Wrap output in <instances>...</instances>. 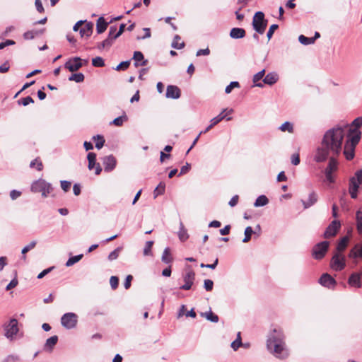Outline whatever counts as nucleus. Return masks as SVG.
Instances as JSON below:
<instances>
[{
    "instance_id": "obj_43",
    "label": "nucleus",
    "mask_w": 362,
    "mask_h": 362,
    "mask_svg": "<svg viewBox=\"0 0 362 362\" xmlns=\"http://www.w3.org/2000/svg\"><path fill=\"white\" fill-rule=\"evenodd\" d=\"M30 167L31 168H36L38 171H41L43 169L42 163L39 158L33 160L30 163Z\"/></svg>"
},
{
    "instance_id": "obj_17",
    "label": "nucleus",
    "mask_w": 362,
    "mask_h": 362,
    "mask_svg": "<svg viewBox=\"0 0 362 362\" xmlns=\"http://www.w3.org/2000/svg\"><path fill=\"white\" fill-rule=\"evenodd\" d=\"M180 89L174 85H169L166 88L165 96L168 98L178 99L180 97Z\"/></svg>"
},
{
    "instance_id": "obj_52",
    "label": "nucleus",
    "mask_w": 362,
    "mask_h": 362,
    "mask_svg": "<svg viewBox=\"0 0 362 362\" xmlns=\"http://www.w3.org/2000/svg\"><path fill=\"white\" fill-rule=\"evenodd\" d=\"M121 250L122 248L119 247L114 250L112 252H111L108 255V259L110 261L116 259L118 257Z\"/></svg>"
},
{
    "instance_id": "obj_64",
    "label": "nucleus",
    "mask_w": 362,
    "mask_h": 362,
    "mask_svg": "<svg viewBox=\"0 0 362 362\" xmlns=\"http://www.w3.org/2000/svg\"><path fill=\"white\" fill-rule=\"evenodd\" d=\"M354 177H356V181L358 182V184L361 185V183H362V170H357Z\"/></svg>"
},
{
    "instance_id": "obj_46",
    "label": "nucleus",
    "mask_w": 362,
    "mask_h": 362,
    "mask_svg": "<svg viewBox=\"0 0 362 362\" xmlns=\"http://www.w3.org/2000/svg\"><path fill=\"white\" fill-rule=\"evenodd\" d=\"M298 40L302 45H311L315 42L314 39H313V37H308L303 35H300L298 37Z\"/></svg>"
},
{
    "instance_id": "obj_33",
    "label": "nucleus",
    "mask_w": 362,
    "mask_h": 362,
    "mask_svg": "<svg viewBox=\"0 0 362 362\" xmlns=\"http://www.w3.org/2000/svg\"><path fill=\"white\" fill-rule=\"evenodd\" d=\"M356 229L360 235H362V211L358 210L356 214Z\"/></svg>"
},
{
    "instance_id": "obj_36",
    "label": "nucleus",
    "mask_w": 362,
    "mask_h": 362,
    "mask_svg": "<svg viewBox=\"0 0 362 362\" xmlns=\"http://www.w3.org/2000/svg\"><path fill=\"white\" fill-rule=\"evenodd\" d=\"M180 40H181V37L180 35H175L173 42H172V45H171L172 47L177 49H182L185 47V42H182L180 43L179 42L180 41Z\"/></svg>"
},
{
    "instance_id": "obj_21",
    "label": "nucleus",
    "mask_w": 362,
    "mask_h": 362,
    "mask_svg": "<svg viewBox=\"0 0 362 362\" xmlns=\"http://www.w3.org/2000/svg\"><path fill=\"white\" fill-rule=\"evenodd\" d=\"M93 28V24L92 23H87L80 28L79 33L82 37H88L92 35Z\"/></svg>"
},
{
    "instance_id": "obj_59",
    "label": "nucleus",
    "mask_w": 362,
    "mask_h": 362,
    "mask_svg": "<svg viewBox=\"0 0 362 362\" xmlns=\"http://www.w3.org/2000/svg\"><path fill=\"white\" fill-rule=\"evenodd\" d=\"M279 28V25L277 24H273L270 27H269V29L267 33V37L268 38V40H269L273 34H274V32Z\"/></svg>"
},
{
    "instance_id": "obj_40",
    "label": "nucleus",
    "mask_w": 362,
    "mask_h": 362,
    "mask_svg": "<svg viewBox=\"0 0 362 362\" xmlns=\"http://www.w3.org/2000/svg\"><path fill=\"white\" fill-rule=\"evenodd\" d=\"M128 119L127 116L125 113H124L122 116H119L115 119H113L110 124H112L117 127H121L124 122L127 121Z\"/></svg>"
},
{
    "instance_id": "obj_54",
    "label": "nucleus",
    "mask_w": 362,
    "mask_h": 362,
    "mask_svg": "<svg viewBox=\"0 0 362 362\" xmlns=\"http://www.w3.org/2000/svg\"><path fill=\"white\" fill-rule=\"evenodd\" d=\"M34 100L30 96H27L25 98H21L18 100V103L23 105V106H27L30 103H33Z\"/></svg>"
},
{
    "instance_id": "obj_9",
    "label": "nucleus",
    "mask_w": 362,
    "mask_h": 362,
    "mask_svg": "<svg viewBox=\"0 0 362 362\" xmlns=\"http://www.w3.org/2000/svg\"><path fill=\"white\" fill-rule=\"evenodd\" d=\"M347 283L351 287L356 288H361L362 271L351 273L348 279Z\"/></svg>"
},
{
    "instance_id": "obj_23",
    "label": "nucleus",
    "mask_w": 362,
    "mask_h": 362,
    "mask_svg": "<svg viewBox=\"0 0 362 362\" xmlns=\"http://www.w3.org/2000/svg\"><path fill=\"white\" fill-rule=\"evenodd\" d=\"M45 32V28L40 30H28L23 33V38L26 40H33L37 36L42 35Z\"/></svg>"
},
{
    "instance_id": "obj_62",
    "label": "nucleus",
    "mask_w": 362,
    "mask_h": 362,
    "mask_svg": "<svg viewBox=\"0 0 362 362\" xmlns=\"http://www.w3.org/2000/svg\"><path fill=\"white\" fill-rule=\"evenodd\" d=\"M117 28L116 25H112L110 27L109 29V33H108V37H110L113 40H115L116 38L114 37V35L117 33Z\"/></svg>"
},
{
    "instance_id": "obj_56",
    "label": "nucleus",
    "mask_w": 362,
    "mask_h": 362,
    "mask_svg": "<svg viewBox=\"0 0 362 362\" xmlns=\"http://www.w3.org/2000/svg\"><path fill=\"white\" fill-rule=\"evenodd\" d=\"M243 345V343H242V340H241V338H237L235 340H234L232 343H231V348L234 350V351H236L238 350V349L241 346Z\"/></svg>"
},
{
    "instance_id": "obj_48",
    "label": "nucleus",
    "mask_w": 362,
    "mask_h": 362,
    "mask_svg": "<svg viewBox=\"0 0 362 362\" xmlns=\"http://www.w3.org/2000/svg\"><path fill=\"white\" fill-rule=\"evenodd\" d=\"M92 65L95 67H103L105 62L102 57H96L92 59Z\"/></svg>"
},
{
    "instance_id": "obj_5",
    "label": "nucleus",
    "mask_w": 362,
    "mask_h": 362,
    "mask_svg": "<svg viewBox=\"0 0 362 362\" xmlns=\"http://www.w3.org/2000/svg\"><path fill=\"white\" fill-rule=\"evenodd\" d=\"M4 329L5 337L11 341L13 340L18 332V320L15 318L11 319L8 323L4 324Z\"/></svg>"
},
{
    "instance_id": "obj_11",
    "label": "nucleus",
    "mask_w": 362,
    "mask_h": 362,
    "mask_svg": "<svg viewBox=\"0 0 362 362\" xmlns=\"http://www.w3.org/2000/svg\"><path fill=\"white\" fill-rule=\"evenodd\" d=\"M341 227L340 222L337 220H334L331 222V223L327 226L325 233L324 238H329L331 237L334 236L337 231L339 230Z\"/></svg>"
},
{
    "instance_id": "obj_53",
    "label": "nucleus",
    "mask_w": 362,
    "mask_h": 362,
    "mask_svg": "<svg viewBox=\"0 0 362 362\" xmlns=\"http://www.w3.org/2000/svg\"><path fill=\"white\" fill-rule=\"evenodd\" d=\"M240 83L238 81H232L226 87L225 92L228 94L232 91L234 88H239Z\"/></svg>"
},
{
    "instance_id": "obj_24",
    "label": "nucleus",
    "mask_w": 362,
    "mask_h": 362,
    "mask_svg": "<svg viewBox=\"0 0 362 362\" xmlns=\"http://www.w3.org/2000/svg\"><path fill=\"white\" fill-rule=\"evenodd\" d=\"M245 36V30L240 28H233L230 31V37L233 39H240Z\"/></svg>"
},
{
    "instance_id": "obj_35",
    "label": "nucleus",
    "mask_w": 362,
    "mask_h": 362,
    "mask_svg": "<svg viewBox=\"0 0 362 362\" xmlns=\"http://www.w3.org/2000/svg\"><path fill=\"white\" fill-rule=\"evenodd\" d=\"M279 129L283 132L293 133L294 131L293 124L290 122H285L279 127Z\"/></svg>"
},
{
    "instance_id": "obj_38",
    "label": "nucleus",
    "mask_w": 362,
    "mask_h": 362,
    "mask_svg": "<svg viewBox=\"0 0 362 362\" xmlns=\"http://www.w3.org/2000/svg\"><path fill=\"white\" fill-rule=\"evenodd\" d=\"M165 189V184L160 182L153 191V197L156 198L158 195L164 194Z\"/></svg>"
},
{
    "instance_id": "obj_3",
    "label": "nucleus",
    "mask_w": 362,
    "mask_h": 362,
    "mask_svg": "<svg viewBox=\"0 0 362 362\" xmlns=\"http://www.w3.org/2000/svg\"><path fill=\"white\" fill-rule=\"evenodd\" d=\"M268 21L264 18L262 11H257L255 13L252 19L253 29L259 34H263L267 26Z\"/></svg>"
},
{
    "instance_id": "obj_6",
    "label": "nucleus",
    "mask_w": 362,
    "mask_h": 362,
    "mask_svg": "<svg viewBox=\"0 0 362 362\" xmlns=\"http://www.w3.org/2000/svg\"><path fill=\"white\" fill-rule=\"evenodd\" d=\"M78 322V316L74 313H67L62 315L61 323L63 327L68 329H73L76 327Z\"/></svg>"
},
{
    "instance_id": "obj_31",
    "label": "nucleus",
    "mask_w": 362,
    "mask_h": 362,
    "mask_svg": "<svg viewBox=\"0 0 362 362\" xmlns=\"http://www.w3.org/2000/svg\"><path fill=\"white\" fill-rule=\"evenodd\" d=\"M36 244H37V241L35 240H33L31 241L29 244H28L27 245H25L21 250V253H22V257H21V259L25 262L26 261V253L31 250L32 249H33L35 246H36Z\"/></svg>"
},
{
    "instance_id": "obj_57",
    "label": "nucleus",
    "mask_w": 362,
    "mask_h": 362,
    "mask_svg": "<svg viewBox=\"0 0 362 362\" xmlns=\"http://www.w3.org/2000/svg\"><path fill=\"white\" fill-rule=\"evenodd\" d=\"M214 282L211 279H205L204 281V287L207 291H211L213 289Z\"/></svg>"
},
{
    "instance_id": "obj_30",
    "label": "nucleus",
    "mask_w": 362,
    "mask_h": 362,
    "mask_svg": "<svg viewBox=\"0 0 362 362\" xmlns=\"http://www.w3.org/2000/svg\"><path fill=\"white\" fill-rule=\"evenodd\" d=\"M349 241V238L348 236L343 237L338 243L337 245V252L341 253L343 252L347 247Z\"/></svg>"
},
{
    "instance_id": "obj_14",
    "label": "nucleus",
    "mask_w": 362,
    "mask_h": 362,
    "mask_svg": "<svg viewBox=\"0 0 362 362\" xmlns=\"http://www.w3.org/2000/svg\"><path fill=\"white\" fill-rule=\"evenodd\" d=\"M195 279V273L192 270L188 271L184 276L185 284L180 287L182 290H189L194 283Z\"/></svg>"
},
{
    "instance_id": "obj_60",
    "label": "nucleus",
    "mask_w": 362,
    "mask_h": 362,
    "mask_svg": "<svg viewBox=\"0 0 362 362\" xmlns=\"http://www.w3.org/2000/svg\"><path fill=\"white\" fill-rule=\"evenodd\" d=\"M18 284V279L16 278V276H15L11 281L10 283L6 286V291H8L11 288H15Z\"/></svg>"
},
{
    "instance_id": "obj_10",
    "label": "nucleus",
    "mask_w": 362,
    "mask_h": 362,
    "mask_svg": "<svg viewBox=\"0 0 362 362\" xmlns=\"http://www.w3.org/2000/svg\"><path fill=\"white\" fill-rule=\"evenodd\" d=\"M82 66L83 64L81 63V59L78 57L69 59L64 64V67L71 72L78 71Z\"/></svg>"
},
{
    "instance_id": "obj_26",
    "label": "nucleus",
    "mask_w": 362,
    "mask_h": 362,
    "mask_svg": "<svg viewBox=\"0 0 362 362\" xmlns=\"http://www.w3.org/2000/svg\"><path fill=\"white\" fill-rule=\"evenodd\" d=\"M279 79L278 74L274 72H270L267 74L263 78V82L265 84L273 85L277 82Z\"/></svg>"
},
{
    "instance_id": "obj_47",
    "label": "nucleus",
    "mask_w": 362,
    "mask_h": 362,
    "mask_svg": "<svg viewBox=\"0 0 362 362\" xmlns=\"http://www.w3.org/2000/svg\"><path fill=\"white\" fill-rule=\"evenodd\" d=\"M205 317L212 322H218V317L217 315L213 313L211 311H209L203 314Z\"/></svg>"
},
{
    "instance_id": "obj_1",
    "label": "nucleus",
    "mask_w": 362,
    "mask_h": 362,
    "mask_svg": "<svg viewBox=\"0 0 362 362\" xmlns=\"http://www.w3.org/2000/svg\"><path fill=\"white\" fill-rule=\"evenodd\" d=\"M347 127V124L337 125L325 133L314 156L316 162L321 163L326 160L329 156H339L341 154Z\"/></svg>"
},
{
    "instance_id": "obj_22",
    "label": "nucleus",
    "mask_w": 362,
    "mask_h": 362,
    "mask_svg": "<svg viewBox=\"0 0 362 362\" xmlns=\"http://www.w3.org/2000/svg\"><path fill=\"white\" fill-rule=\"evenodd\" d=\"M329 163L325 168V173H332L336 171L338 168V162L336 159L337 156H329Z\"/></svg>"
},
{
    "instance_id": "obj_32",
    "label": "nucleus",
    "mask_w": 362,
    "mask_h": 362,
    "mask_svg": "<svg viewBox=\"0 0 362 362\" xmlns=\"http://www.w3.org/2000/svg\"><path fill=\"white\" fill-rule=\"evenodd\" d=\"M265 74V70L262 69V71H259L253 76V83H255L254 86H257L259 88L263 87V84L262 83H257L259 80H261Z\"/></svg>"
},
{
    "instance_id": "obj_49",
    "label": "nucleus",
    "mask_w": 362,
    "mask_h": 362,
    "mask_svg": "<svg viewBox=\"0 0 362 362\" xmlns=\"http://www.w3.org/2000/svg\"><path fill=\"white\" fill-rule=\"evenodd\" d=\"M254 233L252 227L247 226L245 230V238L243 240V243H247L250 239L252 234Z\"/></svg>"
},
{
    "instance_id": "obj_34",
    "label": "nucleus",
    "mask_w": 362,
    "mask_h": 362,
    "mask_svg": "<svg viewBox=\"0 0 362 362\" xmlns=\"http://www.w3.org/2000/svg\"><path fill=\"white\" fill-rule=\"evenodd\" d=\"M114 40H115L107 37L103 42H101L98 44L97 48L98 49H100V50H102V49H103L105 48H109V47H110L112 46Z\"/></svg>"
},
{
    "instance_id": "obj_12",
    "label": "nucleus",
    "mask_w": 362,
    "mask_h": 362,
    "mask_svg": "<svg viewBox=\"0 0 362 362\" xmlns=\"http://www.w3.org/2000/svg\"><path fill=\"white\" fill-rule=\"evenodd\" d=\"M104 170L107 173L112 171L117 165V160L113 155H109L103 158Z\"/></svg>"
},
{
    "instance_id": "obj_8",
    "label": "nucleus",
    "mask_w": 362,
    "mask_h": 362,
    "mask_svg": "<svg viewBox=\"0 0 362 362\" xmlns=\"http://www.w3.org/2000/svg\"><path fill=\"white\" fill-rule=\"evenodd\" d=\"M328 241H322L315 245L313 249V256L315 259H322L329 247Z\"/></svg>"
},
{
    "instance_id": "obj_50",
    "label": "nucleus",
    "mask_w": 362,
    "mask_h": 362,
    "mask_svg": "<svg viewBox=\"0 0 362 362\" xmlns=\"http://www.w3.org/2000/svg\"><path fill=\"white\" fill-rule=\"evenodd\" d=\"M226 111V110H224L222 112H221L218 116H216V117L213 118L211 120V123L212 124V125L215 126L217 124H218L221 121H222L224 118L226 117V115H223V112Z\"/></svg>"
},
{
    "instance_id": "obj_4",
    "label": "nucleus",
    "mask_w": 362,
    "mask_h": 362,
    "mask_svg": "<svg viewBox=\"0 0 362 362\" xmlns=\"http://www.w3.org/2000/svg\"><path fill=\"white\" fill-rule=\"evenodd\" d=\"M52 185L42 179L33 182L31 185V191L35 193L41 192L43 197H47L52 191Z\"/></svg>"
},
{
    "instance_id": "obj_61",
    "label": "nucleus",
    "mask_w": 362,
    "mask_h": 362,
    "mask_svg": "<svg viewBox=\"0 0 362 362\" xmlns=\"http://www.w3.org/2000/svg\"><path fill=\"white\" fill-rule=\"evenodd\" d=\"M71 185V183L69 181H66V180L61 181V187L65 192H67L68 190H69Z\"/></svg>"
},
{
    "instance_id": "obj_15",
    "label": "nucleus",
    "mask_w": 362,
    "mask_h": 362,
    "mask_svg": "<svg viewBox=\"0 0 362 362\" xmlns=\"http://www.w3.org/2000/svg\"><path fill=\"white\" fill-rule=\"evenodd\" d=\"M319 283L328 288H334L337 284L335 279L327 273L323 274L321 276L319 279Z\"/></svg>"
},
{
    "instance_id": "obj_44",
    "label": "nucleus",
    "mask_w": 362,
    "mask_h": 362,
    "mask_svg": "<svg viewBox=\"0 0 362 362\" xmlns=\"http://www.w3.org/2000/svg\"><path fill=\"white\" fill-rule=\"evenodd\" d=\"M84 78H85V76H84L83 74L76 73V74H71L69 76V80L75 81L76 83H81L84 81Z\"/></svg>"
},
{
    "instance_id": "obj_7",
    "label": "nucleus",
    "mask_w": 362,
    "mask_h": 362,
    "mask_svg": "<svg viewBox=\"0 0 362 362\" xmlns=\"http://www.w3.org/2000/svg\"><path fill=\"white\" fill-rule=\"evenodd\" d=\"M346 266L345 257L339 252H336L331 259L330 267L337 272L341 271Z\"/></svg>"
},
{
    "instance_id": "obj_13",
    "label": "nucleus",
    "mask_w": 362,
    "mask_h": 362,
    "mask_svg": "<svg viewBox=\"0 0 362 362\" xmlns=\"http://www.w3.org/2000/svg\"><path fill=\"white\" fill-rule=\"evenodd\" d=\"M87 159L88 160V169L92 170L95 168V175H99L102 171V168L100 163H96V154L93 152H89L87 155Z\"/></svg>"
},
{
    "instance_id": "obj_2",
    "label": "nucleus",
    "mask_w": 362,
    "mask_h": 362,
    "mask_svg": "<svg viewBox=\"0 0 362 362\" xmlns=\"http://www.w3.org/2000/svg\"><path fill=\"white\" fill-rule=\"evenodd\" d=\"M267 349L276 358L283 359L288 356L286 348L284 335L281 329L274 328L267 340Z\"/></svg>"
},
{
    "instance_id": "obj_20",
    "label": "nucleus",
    "mask_w": 362,
    "mask_h": 362,
    "mask_svg": "<svg viewBox=\"0 0 362 362\" xmlns=\"http://www.w3.org/2000/svg\"><path fill=\"white\" fill-rule=\"evenodd\" d=\"M317 194H316V192L313 191L309 194L308 200H301V202L303 205L304 209H306L313 206L317 202Z\"/></svg>"
},
{
    "instance_id": "obj_51",
    "label": "nucleus",
    "mask_w": 362,
    "mask_h": 362,
    "mask_svg": "<svg viewBox=\"0 0 362 362\" xmlns=\"http://www.w3.org/2000/svg\"><path fill=\"white\" fill-rule=\"evenodd\" d=\"M20 361V358L17 355L10 354L6 356L1 362H18Z\"/></svg>"
},
{
    "instance_id": "obj_28",
    "label": "nucleus",
    "mask_w": 362,
    "mask_h": 362,
    "mask_svg": "<svg viewBox=\"0 0 362 362\" xmlns=\"http://www.w3.org/2000/svg\"><path fill=\"white\" fill-rule=\"evenodd\" d=\"M58 341V337L54 335V336H52L49 338H48L47 340H46V342H45V350H47V351H52L53 347L57 344Z\"/></svg>"
},
{
    "instance_id": "obj_37",
    "label": "nucleus",
    "mask_w": 362,
    "mask_h": 362,
    "mask_svg": "<svg viewBox=\"0 0 362 362\" xmlns=\"http://www.w3.org/2000/svg\"><path fill=\"white\" fill-rule=\"evenodd\" d=\"M268 202L269 200L265 195H260L257 198L255 202L254 203V206L255 207L263 206L267 205Z\"/></svg>"
},
{
    "instance_id": "obj_63",
    "label": "nucleus",
    "mask_w": 362,
    "mask_h": 362,
    "mask_svg": "<svg viewBox=\"0 0 362 362\" xmlns=\"http://www.w3.org/2000/svg\"><path fill=\"white\" fill-rule=\"evenodd\" d=\"M210 54V50L209 48H206V49H199L197 53H196V56L197 57H199V56H202V55H204V56H207Z\"/></svg>"
},
{
    "instance_id": "obj_39",
    "label": "nucleus",
    "mask_w": 362,
    "mask_h": 362,
    "mask_svg": "<svg viewBox=\"0 0 362 362\" xmlns=\"http://www.w3.org/2000/svg\"><path fill=\"white\" fill-rule=\"evenodd\" d=\"M354 149H355V148H351V146L344 145V154L345 155L346 158L347 160H350L354 158Z\"/></svg>"
},
{
    "instance_id": "obj_29",
    "label": "nucleus",
    "mask_w": 362,
    "mask_h": 362,
    "mask_svg": "<svg viewBox=\"0 0 362 362\" xmlns=\"http://www.w3.org/2000/svg\"><path fill=\"white\" fill-rule=\"evenodd\" d=\"M179 239L182 242L186 241L189 238L187 229L185 228L182 222L180 223V230L177 233Z\"/></svg>"
},
{
    "instance_id": "obj_58",
    "label": "nucleus",
    "mask_w": 362,
    "mask_h": 362,
    "mask_svg": "<svg viewBox=\"0 0 362 362\" xmlns=\"http://www.w3.org/2000/svg\"><path fill=\"white\" fill-rule=\"evenodd\" d=\"M130 64V61H124V62H122L121 63H119L117 67H116V70L117 71H119V70H125L127 69L129 66Z\"/></svg>"
},
{
    "instance_id": "obj_18",
    "label": "nucleus",
    "mask_w": 362,
    "mask_h": 362,
    "mask_svg": "<svg viewBox=\"0 0 362 362\" xmlns=\"http://www.w3.org/2000/svg\"><path fill=\"white\" fill-rule=\"evenodd\" d=\"M358 182L356 181V177H351L349 180V192L352 199H356L358 196V190L360 187Z\"/></svg>"
},
{
    "instance_id": "obj_42",
    "label": "nucleus",
    "mask_w": 362,
    "mask_h": 362,
    "mask_svg": "<svg viewBox=\"0 0 362 362\" xmlns=\"http://www.w3.org/2000/svg\"><path fill=\"white\" fill-rule=\"evenodd\" d=\"M153 243H154L153 240H149V241L146 242L145 246L144 248V255L145 256H152L153 255L151 249H152V246H153Z\"/></svg>"
},
{
    "instance_id": "obj_16",
    "label": "nucleus",
    "mask_w": 362,
    "mask_h": 362,
    "mask_svg": "<svg viewBox=\"0 0 362 362\" xmlns=\"http://www.w3.org/2000/svg\"><path fill=\"white\" fill-rule=\"evenodd\" d=\"M361 139V132L359 131H353V134L348 136V139L345 143V145L348 146H351V148H355L356 146L358 144Z\"/></svg>"
},
{
    "instance_id": "obj_27",
    "label": "nucleus",
    "mask_w": 362,
    "mask_h": 362,
    "mask_svg": "<svg viewBox=\"0 0 362 362\" xmlns=\"http://www.w3.org/2000/svg\"><path fill=\"white\" fill-rule=\"evenodd\" d=\"M108 23L105 22L103 17H100L97 20L96 30L98 34L103 33L107 29Z\"/></svg>"
},
{
    "instance_id": "obj_19",
    "label": "nucleus",
    "mask_w": 362,
    "mask_h": 362,
    "mask_svg": "<svg viewBox=\"0 0 362 362\" xmlns=\"http://www.w3.org/2000/svg\"><path fill=\"white\" fill-rule=\"evenodd\" d=\"M134 60V66L138 67L139 66H146L148 64V60L144 59V54L140 51H135L133 55Z\"/></svg>"
},
{
    "instance_id": "obj_25",
    "label": "nucleus",
    "mask_w": 362,
    "mask_h": 362,
    "mask_svg": "<svg viewBox=\"0 0 362 362\" xmlns=\"http://www.w3.org/2000/svg\"><path fill=\"white\" fill-rule=\"evenodd\" d=\"M161 261L166 264H171L173 262L170 247H167L164 249L161 256Z\"/></svg>"
},
{
    "instance_id": "obj_45",
    "label": "nucleus",
    "mask_w": 362,
    "mask_h": 362,
    "mask_svg": "<svg viewBox=\"0 0 362 362\" xmlns=\"http://www.w3.org/2000/svg\"><path fill=\"white\" fill-rule=\"evenodd\" d=\"M82 257H83L82 254L69 257L66 262V266L71 267V266L74 265L76 262H79Z\"/></svg>"
},
{
    "instance_id": "obj_41",
    "label": "nucleus",
    "mask_w": 362,
    "mask_h": 362,
    "mask_svg": "<svg viewBox=\"0 0 362 362\" xmlns=\"http://www.w3.org/2000/svg\"><path fill=\"white\" fill-rule=\"evenodd\" d=\"M93 139L94 141H96L95 148L98 149H100L104 146V144L105 142V140L103 136L100 135V134L93 136Z\"/></svg>"
},
{
    "instance_id": "obj_55",
    "label": "nucleus",
    "mask_w": 362,
    "mask_h": 362,
    "mask_svg": "<svg viewBox=\"0 0 362 362\" xmlns=\"http://www.w3.org/2000/svg\"><path fill=\"white\" fill-rule=\"evenodd\" d=\"M110 284L111 288L113 290H115L118 287V284H119L118 277H117L115 276H112L110 279Z\"/></svg>"
}]
</instances>
